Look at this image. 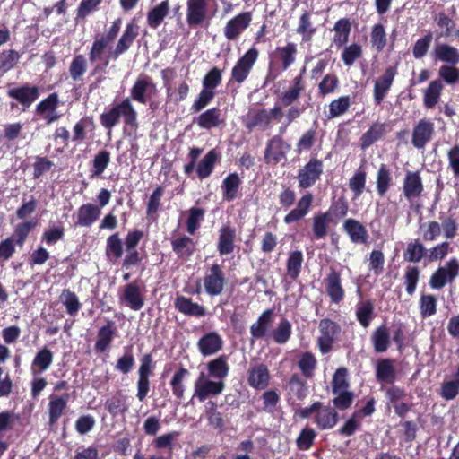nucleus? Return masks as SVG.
Masks as SVG:
<instances>
[{
	"label": "nucleus",
	"mask_w": 459,
	"mask_h": 459,
	"mask_svg": "<svg viewBox=\"0 0 459 459\" xmlns=\"http://www.w3.org/2000/svg\"><path fill=\"white\" fill-rule=\"evenodd\" d=\"M225 388L223 381H214L201 372L195 382L194 394L192 399L196 398L199 402H204L209 397L221 394Z\"/></svg>",
	"instance_id": "f257e3e1"
},
{
	"label": "nucleus",
	"mask_w": 459,
	"mask_h": 459,
	"mask_svg": "<svg viewBox=\"0 0 459 459\" xmlns=\"http://www.w3.org/2000/svg\"><path fill=\"white\" fill-rule=\"evenodd\" d=\"M258 57V51L251 48L241 56L231 70V80L242 83L249 75Z\"/></svg>",
	"instance_id": "f03ea898"
},
{
	"label": "nucleus",
	"mask_w": 459,
	"mask_h": 459,
	"mask_svg": "<svg viewBox=\"0 0 459 459\" xmlns=\"http://www.w3.org/2000/svg\"><path fill=\"white\" fill-rule=\"evenodd\" d=\"M252 22V13L243 12L229 20L224 28L223 35L228 40H236L249 27Z\"/></svg>",
	"instance_id": "7ed1b4c3"
},
{
	"label": "nucleus",
	"mask_w": 459,
	"mask_h": 459,
	"mask_svg": "<svg viewBox=\"0 0 459 459\" xmlns=\"http://www.w3.org/2000/svg\"><path fill=\"white\" fill-rule=\"evenodd\" d=\"M459 273V262L456 258L450 259L444 267H439L431 276L429 284L433 289H441L451 282Z\"/></svg>",
	"instance_id": "20e7f679"
},
{
	"label": "nucleus",
	"mask_w": 459,
	"mask_h": 459,
	"mask_svg": "<svg viewBox=\"0 0 459 459\" xmlns=\"http://www.w3.org/2000/svg\"><path fill=\"white\" fill-rule=\"evenodd\" d=\"M322 172V161L317 159H311L309 162L299 171V186L302 188L310 187L320 178Z\"/></svg>",
	"instance_id": "39448f33"
},
{
	"label": "nucleus",
	"mask_w": 459,
	"mask_h": 459,
	"mask_svg": "<svg viewBox=\"0 0 459 459\" xmlns=\"http://www.w3.org/2000/svg\"><path fill=\"white\" fill-rule=\"evenodd\" d=\"M225 277L218 264H212L204 278L205 291L211 296L220 295L224 288Z\"/></svg>",
	"instance_id": "423d86ee"
},
{
	"label": "nucleus",
	"mask_w": 459,
	"mask_h": 459,
	"mask_svg": "<svg viewBox=\"0 0 459 459\" xmlns=\"http://www.w3.org/2000/svg\"><path fill=\"white\" fill-rule=\"evenodd\" d=\"M156 91V86L146 75H140L131 89L133 100L145 104Z\"/></svg>",
	"instance_id": "0eeeda50"
},
{
	"label": "nucleus",
	"mask_w": 459,
	"mask_h": 459,
	"mask_svg": "<svg viewBox=\"0 0 459 459\" xmlns=\"http://www.w3.org/2000/svg\"><path fill=\"white\" fill-rule=\"evenodd\" d=\"M434 123L429 119H420L412 131V144L418 148H424L434 134Z\"/></svg>",
	"instance_id": "6e6552de"
},
{
	"label": "nucleus",
	"mask_w": 459,
	"mask_h": 459,
	"mask_svg": "<svg viewBox=\"0 0 459 459\" xmlns=\"http://www.w3.org/2000/svg\"><path fill=\"white\" fill-rule=\"evenodd\" d=\"M206 13V0H187L186 21L189 26L200 25L204 21Z\"/></svg>",
	"instance_id": "1a4fd4ad"
},
{
	"label": "nucleus",
	"mask_w": 459,
	"mask_h": 459,
	"mask_svg": "<svg viewBox=\"0 0 459 459\" xmlns=\"http://www.w3.org/2000/svg\"><path fill=\"white\" fill-rule=\"evenodd\" d=\"M435 60L455 65L459 63V50L446 43H436L431 52Z\"/></svg>",
	"instance_id": "9d476101"
},
{
	"label": "nucleus",
	"mask_w": 459,
	"mask_h": 459,
	"mask_svg": "<svg viewBox=\"0 0 459 459\" xmlns=\"http://www.w3.org/2000/svg\"><path fill=\"white\" fill-rule=\"evenodd\" d=\"M222 338L215 332L204 334L197 342L198 350L204 357L219 352L222 349Z\"/></svg>",
	"instance_id": "9b49d317"
},
{
	"label": "nucleus",
	"mask_w": 459,
	"mask_h": 459,
	"mask_svg": "<svg viewBox=\"0 0 459 459\" xmlns=\"http://www.w3.org/2000/svg\"><path fill=\"white\" fill-rule=\"evenodd\" d=\"M290 145L280 137H273L265 150V160L267 163L277 164L285 159Z\"/></svg>",
	"instance_id": "f8f14e48"
},
{
	"label": "nucleus",
	"mask_w": 459,
	"mask_h": 459,
	"mask_svg": "<svg viewBox=\"0 0 459 459\" xmlns=\"http://www.w3.org/2000/svg\"><path fill=\"white\" fill-rule=\"evenodd\" d=\"M395 74V69L389 67L376 80L374 85V100L377 104L383 101L387 91L390 90Z\"/></svg>",
	"instance_id": "ddd939ff"
},
{
	"label": "nucleus",
	"mask_w": 459,
	"mask_h": 459,
	"mask_svg": "<svg viewBox=\"0 0 459 459\" xmlns=\"http://www.w3.org/2000/svg\"><path fill=\"white\" fill-rule=\"evenodd\" d=\"M337 328L336 324L331 320L325 319L320 322L321 336L318 338V344L323 353H327L331 350Z\"/></svg>",
	"instance_id": "4468645a"
},
{
	"label": "nucleus",
	"mask_w": 459,
	"mask_h": 459,
	"mask_svg": "<svg viewBox=\"0 0 459 459\" xmlns=\"http://www.w3.org/2000/svg\"><path fill=\"white\" fill-rule=\"evenodd\" d=\"M120 300L135 311L140 310L143 306V298L140 292L139 287L135 283H130L125 286Z\"/></svg>",
	"instance_id": "2eb2a0df"
},
{
	"label": "nucleus",
	"mask_w": 459,
	"mask_h": 459,
	"mask_svg": "<svg viewBox=\"0 0 459 459\" xmlns=\"http://www.w3.org/2000/svg\"><path fill=\"white\" fill-rule=\"evenodd\" d=\"M423 190L421 178L418 172H407L403 182V194L408 200L418 197Z\"/></svg>",
	"instance_id": "dca6fc26"
},
{
	"label": "nucleus",
	"mask_w": 459,
	"mask_h": 459,
	"mask_svg": "<svg viewBox=\"0 0 459 459\" xmlns=\"http://www.w3.org/2000/svg\"><path fill=\"white\" fill-rule=\"evenodd\" d=\"M236 231L230 226H223L219 230L218 251L220 255L230 254L234 250Z\"/></svg>",
	"instance_id": "f3484780"
},
{
	"label": "nucleus",
	"mask_w": 459,
	"mask_h": 459,
	"mask_svg": "<svg viewBox=\"0 0 459 459\" xmlns=\"http://www.w3.org/2000/svg\"><path fill=\"white\" fill-rule=\"evenodd\" d=\"M333 217L329 212H322L313 217L312 230L315 239H322L328 234Z\"/></svg>",
	"instance_id": "a211bd4d"
},
{
	"label": "nucleus",
	"mask_w": 459,
	"mask_h": 459,
	"mask_svg": "<svg viewBox=\"0 0 459 459\" xmlns=\"http://www.w3.org/2000/svg\"><path fill=\"white\" fill-rule=\"evenodd\" d=\"M100 215V208L92 204L82 205L77 212V223L83 227L93 224Z\"/></svg>",
	"instance_id": "6ab92c4d"
},
{
	"label": "nucleus",
	"mask_w": 459,
	"mask_h": 459,
	"mask_svg": "<svg viewBox=\"0 0 459 459\" xmlns=\"http://www.w3.org/2000/svg\"><path fill=\"white\" fill-rule=\"evenodd\" d=\"M270 375L266 366L258 364L249 370L248 383L251 386L258 389L265 388L268 385Z\"/></svg>",
	"instance_id": "aec40b11"
},
{
	"label": "nucleus",
	"mask_w": 459,
	"mask_h": 459,
	"mask_svg": "<svg viewBox=\"0 0 459 459\" xmlns=\"http://www.w3.org/2000/svg\"><path fill=\"white\" fill-rule=\"evenodd\" d=\"M138 35V27L134 23H129L126 25V28L125 31L123 32L122 37L117 42V45L116 47V49L113 52V57L117 58L118 56H120L122 53L126 51L130 46L132 45L133 41Z\"/></svg>",
	"instance_id": "412c9836"
},
{
	"label": "nucleus",
	"mask_w": 459,
	"mask_h": 459,
	"mask_svg": "<svg viewBox=\"0 0 459 459\" xmlns=\"http://www.w3.org/2000/svg\"><path fill=\"white\" fill-rule=\"evenodd\" d=\"M337 420V412L333 409L323 406L321 403L320 408H318L315 415L316 425L322 429H332L335 426Z\"/></svg>",
	"instance_id": "4be33fe9"
},
{
	"label": "nucleus",
	"mask_w": 459,
	"mask_h": 459,
	"mask_svg": "<svg viewBox=\"0 0 459 459\" xmlns=\"http://www.w3.org/2000/svg\"><path fill=\"white\" fill-rule=\"evenodd\" d=\"M343 228L352 242L364 243L366 241L367 230L359 221L348 219L344 221Z\"/></svg>",
	"instance_id": "5701e85b"
},
{
	"label": "nucleus",
	"mask_w": 459,
	"mask_h": 459,
	"mask_svg": "<svg viewBox=\"0 0 459 459\" xmlns=\"http://www.w3.org/2000/svg\"><path fill=\"white\" fill-rule=\"evenodd\" d=\"M444 85L441 80L431 81L424 91L423 102L427 108H433L439 101Z\"/></svg>",
	"instance_id": "b1692460"
},
{
	"label": "nucleus",
	"mask_w": 459,
	"mask_h": 459,
	"mask_svg": "<svg viewBox=\"0 0 459 459\" xmlns=\"http://www.w3.org/2000/svg\"><path fill=\"white\" fill-rule=\"evenodd\" d=\"M53 361V353L48 349H42L39 351L31 364V373L34 377L39 376L46 371Z\"/></svg>",
	"instance_id": "393cba45"
},
{
	"label": "nucleus",
	"mask_w": 459,
	"mask_h": 459,
	"mask_svg": "<svg viewBox=\"0 0 459 459\" xmlns=\"http://www.w3.org/2000/svg\"><path fill=\"white\" fill-rule=\"evenodd\" d=\"M326 290L333 302H339L343 298V289L341 285L340 274L333 270L325 279Z\"/></svg>",
	"instance_id": "a878e982"
},
{
	"label": "nucleus",
	"mask_w": 459,
	"mask_h": 459,
	"mask_svg": "<svg viewBox=\"0 0 459 459\" xmlns=\"http://www.w3.org/2000/svg\"><path fill=\"white\" fill-rule=\"evenodd\" d=\"M68 401V394H65L62 396L58 395H51L49 399V421L51 424H54L57 421V420L63 414L65 409L66 408Z\"/></svg>",
	"instance_id": "bb28decb"
},
{
	"label": "nucleus",
	"mask_w": 459,
	"mask_h": 459,
	"mask_svg": "<svg viewBox=\"0 0 459 459\" xmlns=\"http://www.w3.org/2000/svg\"><path fill=\"white\" fill-rule=\"evenodd\" d=\"M207 368L211 377L219 378V381H222L230 371V368L227 361L226 356H220L215 359H212L207 363Z\"/></svg>",
	"instance_id": "cd10ccee"
},
{
	"label": "nucleus",
	"mask_w": 459,
	"mask_h": 459,
	"mask_svg": "<svg viewBox=\"0 0 459 459\" xmlns=\"http://www.w3.org/2000/svg\"><path fill=\"white\" fill-rule=\"evenodd\" d=\"M218 160V153L215 150H211L199 162L196 168V173L200 179L208 178L213 170L214 165Z\"/></svg>",
	"instance_id": "c85d7f7f"
},
{
	"label": "nucleus",
	"mask_w": 459,
	"mask_h": 459,
	"mask_svg": "<svg viewBox=\"0 0 459 459\" xmlns=\"http://www.w3.org/2000/svg\"><path fill=\"white\" fill-rule=\"evenodd\" d=\"M271 113L267 110L262 109L257 111L249 112L245 117V126L252 129L256 126H266L270 124Z\"/></svg>",
	"instance_id": "c756f323"
},
{
	"label": "nucleus",
	"mask_w": 459,
	"mask_h": 459,
	"mask_svg": "<svg viewBox=\"0 0 459 459\" xmlns=\"http://www.w3.org/2000/svg\"><path fill=\"white\" fill-rule=\"evenodd\" d=\"M176 307L182 313L190 316H203L204 308L197 303L192 302L190 299L179 297L175 301Z\"/></svg>",
	"instance_id": "7c9ffc66"
},
{
	"label": "nucleus",
	"mask_w": 459,
	"mask_h": 459,
	"mask_svg": "<svg viewBox=\"0 0 459 459\" xmlns=\"http://www.w3.org/2000/svg\"><path fill=\"white\" fill-rule=\"evenodd\" d=\"M169 10V5L168 0L161 2L160 4L152 8L147 15L149 26L156 29L167 16Z\"/></svg>",
	"instance_id": "2f4dec72"
},
{
	"label": "nucleus",
	"mask_w": 459,
	"mask_h": 459,
	"mask_svg": "<svg viewBox=\"0 0 459 459\" xmlns=\"http://www.w3.org/2000/svg\"><path fill=\"white\" fill-rule=\"evenodd\" d=\"M377 377L379 381L385 383H393L395 379V369L393 361L390 359H381L377 365Z\"/></svg>",
	"instance_id": "473e14b6"
},
{
	"label": "nucleus",
	"mask_w": 459,
	"mask_h": 459,
	"mask_svg": "<svg viewBox=\"0 0 459 459\" xmlns=\"http://www.w3.org/2000/svg\"><path fill=\"white\" fill-rule=\"evenodd\" d=\"M196 124L204 129L216 127L220 124V111L217 108L204 111L196 118Z\"/></svg>",
	"instance_id": "72a5a7b5"
},
{
	"label": "nucleus",
	"mask_w": 459,
	"mask_h": 459,
	"mask_svg": "<svg viewBox=\"0 0 459 459\" xmlns=\"http://www.w3.org/2000/svg\"><path fill=\"white\" fill-rule=\"evenodd\" d=\"M334 38L333 42L336 46L341 47L344 45L349 39L351 32V23L347 19H340L334 25Z\"/></svg>",
	"instance_id": "f704fd0d"
},
{
	"label": "nucleus",
	"mask_w": 459,
	"mask_h": 459,
	"mask_svg": "<svg viewBox=\"0 0 459 459\" xmlns=\"http://www.w3.org/2000/svg\"><path fill=\"white\" fill-rule=\"evenodd\" d=\"M10 96L25 105H30L38 98L36 87H22L10 91Z\"/></svg>",
	"instance_id": "c9c22d12"
},
{
	"label": "nucleus",
	"mask_w": 459,
	"mask_h": 459,
	"mask_svg": "<svg viewBox=\"0 0 459 459\" xmlns=\"http://www.w3.org/2000/svg\"><path fill=\"white\" fill-rule=\"evenodd\" d=\"M372 342L377 352H384L388 349L390 336L385 326L378 327L372 335Z\"/></svg>",
	"instance_id": "e433bc0d"
},
{
	"label": "nucleus",
	"mask_w": 459,
	"mask_h": 459,
	"mask_svg": "<svg viewBox=\"0 0 459 459\" xmlns=\"http://www.w3.org/2000/svg\"><path fill=\"white\" fill-rule=\"evenodd\" d=\"M240 184L238 176L235 173L229 175L222 183L224 198L227 201H232L237 196L238 189Z\"/></svg>",
	"instance_id": "4c0bfd02"
},
{
	"label": "nucleus",
	"mask_w": 459,
	"mask_h": 459,
	"mask_svg": "<svg viewBox=\"0 0 459 459\" xmlns=\"http://www.w3.org/2000/svg\"><path fill=\"white\" fill-rule=\"evenodd\" d=\"M289 394L298 399H304L307 395V388L305 382L297 375H293L288 385Z\"/></svg>",
	"instance_id": "58836bf2"
},
{
	"label": "nucleus",
	"mask_w": 459,
	"mask_h": 459,
	"mask_svg": "<svg viewBox=\"0 0 459 459\" xmlns=\"http://www.w3.org/2000/svg\"><path fill=\"white\" fill-rule=\"evenodd\" d=\"M60 301L65 307L66 312L71 316L75 315L81 307L78 297L69 290H64L62 291Z\"/></svg>",
	"instance_id": "ea45409f"
},
{
	"label": "nucleus",
	"mask_w": 459,
	"mask_h": 459,
	"mask_svg": "<svg viewBox=\"0 0 459 459\" xmlns=\"http://www.w3.org/2000/svg\"><path fill=\"white\" fill-rule=\"evenodd\" d=\"M271 320V312L265 311L264 312L258 320L254 323L250 327V333L252 336L255 339L262 338L265 335L267 328L269 326Z\"/></svg>",
	"instance_id": "a19ab883"
},
{
	"label": "nucleus",
	"mask_w": 459,
	"mask_h": 459,
	"mask_svg": "<svg viewBox=\"0 0 459 459\" xmlns=\"http://www.w3.org/2000/svg\"><path fill=\"white\" fill-rule=\"evenodd\" d=\"M303 262V254L301 251H293L290 254L287 261V273L295 280L299 276Z\"/></svg>",
	"instance_id": "79ce46f5"
},
{
	"label": "nucleus",
	"mask_w": 459,
	"mask_h": 459,
	"mask_svg": "<svg viewBox=\"0 0 459 459\" xmlns=\"http://www.w3.org/2000/svg\"><path fill=\"white\" fill-rule=\"evenodd\" d=\"M296 52V45L293 43H288L286 46L276 49V53L282 63L284 70L288 69L294 63Z\"/></svg>",
	"instance_id": "37998d69"
},
{
	"label": "nucleus",
	"mask_w": 459,
	"mask_h": 459,
	"mask_svg": "<svg viewBox=\"0 0 459 459\" xmlns=\"http://www.w3.org/2000/svg\"><path fill=\"white\" fill-rule=\"evenodd\" d=\"M188 375H189L188 370L186 368H181L179 370H178L174 374V376L170 381V385L172 387V393L178 399H181L184 396L185 386H184L183 382H184V379L186 377H188Z\"/></svg>",
	"instance_id": "c03bdc74"
},
{
	"label": "nucleus",
	"mask_w": 459,
	"mask_h": 459,
	"mask_svg": "<svg viewBox=\"0 0 459 459\" xmlns=\"http://www.w3.org/2000/svg\"><path fill=\"white\" fill-rule=\"evenodd\" d=\"M450 252H452L450 243L444 241L428 250L426 252V258L429 262L439 261L444 259Z\"/></svg>",
	"instance_id": "a18cd8bd"
},
{
	"label": "nucleus",
	"mask_w": 459,
	"mask_h": 459,
	"mask_svg": "<svg viewBox=\"0 0 459 459\" xmlns=\"http://www.w3.org/2000/svg\"><path fill=\"white\" fill-rule=\"evenodd\" d=\"M117 108L119 117H123L126 124L136 125V112L129 99L124 100L120 104L117 105Z\"/></svg>",
	"instance_id": "49530a36"
},
{
	"label": "nucleus",
	"mask_w": 459,
	"mask_h": 459,
	"mask_svg": "<svg viewBox=\"0 0 459 459\" xmlns=\"http://www.w3.org/2000/svg\"><path fill=\"white\" fill-rule=\"evenodd\" d=\"M351 105L349 96L340 97L333 100L329 105V118H333L344 114Z\"/></svg>",
	"instance_id": "de8ad7c7"
},
{
	"label": "nucleus",
	"mask_w": 459,
	"mask_h": 459,
	"mask_svg": "<svg viewBox=\"0 0 459 459\" xmlns=\"http://www.w3.org/2000/svg\"><path fill=\"white\" fill-rule=\"evenodd\" d=\"M384 134V125H373L361 137V147L366 149L377 141Z\"/></svg>",
	"instance_id": "09e8293b"
},
{
	"label": "nucleus",
	"mask_w": 459,
	"mask_h": 459,
	"mask_svg": "<svg viewBox=\"0 0 459 459\" xmlns=\"http://www.w3.org/2000/svg\"><path fill=\"white\" fill-rule=\"evenodd\" d=\"M316 29L313 27L308 13H304L297 28V32L302 36L303 41H308L314 35Z\"/></svg>",
	"instance_id": "8fccbe9b"
},
{
	"label": "nucleus",
	"mask_w": 459,
	"mask_h": 459,
	"mask_svg": "<svg viewBox=\"0 0 459 459\" xmlns=\"http://www.w3.org/2000/svg\"><path fill=\"white\" fill-rule=\"evenodd\" d=\"M390 171L385 165L382 164L377 171V190L380 195H384L391 185Z\"/></svg>",
	"instance_id": "3c124183"
},
{
	"label": "nucleus",
	"mask_w": 459,
	"mask_h": 459,
	"mask_svg": "<svg viewBox=\"0 0 459 459\" xmlns=\"http://www.w3.org/2000/svg\"><path fill=\"white\" fill-rule=\"evenodd\" d=\"M438 76L448 85L459 82V68L455 65H442L438 69Z\"/></svg>",
	"instance_id": "603ef678"
},
{
	"label": "nucleus",
	"mask_w": 459,
	"mask_h": 459,
	"mask_svg": "<svg viewBox=\"0 0 459 459\" xmlns=\"http://www.w3.org/2000/svg\"><path fill=\"white\" fill-rule=\"evenodd\" d=\"M373 304L370 301H365L358 305L356 315L359 322L367 327L372 319Z\"/></svg>",
	"instance_id": "864d4df0"
},
{
	"label": "nucleus",
	"mask_w": 459,
	"mask_h": 459,
	"mask_svg": "<svg viewBox=\"0 0 459 459\" xmlns=\"http://www.w3.org/2000/svg\"><path fill=\"white\" fill-rule=\"evenodd\" d=\"M106 253L108 256H113L115 259L122 256L123 246L117 233L108 238Z\"/></svg>",
	"instance_id": "5fc2aeb1"
},
{
	"label": "nucleus",
	"mask_w": 459,
	"mask_h": 459,
	"mask_svg": "<svg viewBox=\"0 0 459 459\" xmlns=\"http://www.w3.org/2000/svg\"><path fill=\"white\" fill-rule=\"evenodd\" d=\"M420 229L425 241H435L441 235V225L435 221L421 225Z\"/></svg>",
	"instance_id": "6e6d98bb"
},
{
	"label": "nucleus",
	"mask_w": 459,
	"mask_h": 459,
	"mask_svg": "<svg viewBox=\"0 0 459 459\" xmlns=\"http://www.w3.org/2000/svg\"><path fill=\"white\" fill-rule=\"evenodd\" d=\"M86 69L87 62L85 57L82 55L76 56L70 65V75L74 81L80 80L86 72Z\"/></svg>",
	"instance_id": "4d7b16f0"
},
{
	"label": "nucleus",
	"mask_w": 459,
	"mask_h": 459,
	"mask_svg": "<svg viewBox=\"0 0 459 459\" xmlns=\"http://www.w3.org/2000/svg\"><path fill=\"white\" fill-rule=\"evenodd\" d=\"M424 254L426 255V249L424 246L421 243L414 242L408 245L404 257L409 262L418 263L421 260Z\"/></svg>",
	"instance_id": "13d9d810"
},
{
	"label": "nucleus",
	"mask_w": 459,
	"mask_h": 459,
	"mask_svg": "<svg viewBox=\"0 0 459 459\" xmlns=\"http://www.w3.org/2000/svg\"><path fill=\"white\" fill-rule=\"evenodd\" d=\"M433 35L431 32L426 34L423 38L419 39L412 48L413 56L416 59L422 58L428 52L430 43L432 41Z\"/></svg>",
	"instance_id": "bf43d9fd"
},
{
	"label": "nucleus",
	"mask_w": 459,
	"mask_h": 459,
	"mask_svg": "<svg viewBox=\"0 0 459 459\" xmlns=\"http://www.w3.org/2000/svg\"><path fill=\"white\" fill-rule=\"evenodd\" d=\"M366 184V173L362 170L357 171L350 179L349 186L354 193V197L358 198L361 195Z\"/></svg>",
	"instance_id": "052dcab7"
},
{
	"label": "nucleus",
	"mask_w": 459,
	"mask_h": 459,
	"mask_svg": "<svg viewBox=\"0 0 459 459\" xmlns=\"http://www.w3.org/2000/svg\"><path fill=\"white\" fill-rule=\"evenodd\" d=\"M303 89L302 83H301V77L298 76L293 81V85L284 93L282 97V104L284 106L290 105L293 101H295Z\"/></svg>",
	"instance_id": "680f3d73"
},
{
	"label": "nucleus",
	"mask_w": 459,
	"mask_h": 459,
	"mask_svg": "<svg viewBox=\"0 0 459 459\" xmlns=\"http://www.w3.org/2000/svg\"><path fill=\"white\" fill-rule=\"evenodd\" d=\"M420 313L423 317H429L436 313L437 299L433 295H422L420 300Z\"/></svg>",
	"instance_id": "e2e57ef3"
},
{
	"label": "nucleus",
	"mask_w": 459,
	"mask_h": 459,
	"mask_svg": "<svg viewBox=\"0 0 459 459\" xmlns=\"http://www.w3.org/2000/svg\"><path fill=\"white\" fill-rule=\"evenodd\" d=\"M204 210L201 208H191L189 210V217L187 219L186 227L190 234H194L198 229L200 222L203 221Z\"/></svg>",
	"instance_id": "0e129e2a"
},
{
	"label": "nucleus",
	"mask_w": 459,
	"mask_h": 459,
	"mask_svg": "<svg viewBox=\"0 0 459 459\" xmlns=\"http://www.w3.org/2000/svg\"><path fill=\"white\" fill-rule=\"evenodd\" d=\"M371 41L377 51H381L386 44L385 30L381 24H376L371 32Z\"/></svg>",
	"instance_id": "69168bd1"
},
{
	"label": "nucleus",
	"mask_w": 459,
	"mask_h": 459,
	"mask_svg": "<svg viewBox=\"0 0 459 459\" xmlns=\"http://www.w3.org/2000/svg\"><path fill=\"white\" fill-rule=\"evenodd\" d=\"M315 437V430L311 428H305L296 440L297 446L301 450H307L312 446Z\"/></svg>",
	"instance_id": "338daca9"
},
{
	"label": "nucleus",
	"mask_w": 459,
	"mask_h": 459,
	"mask_svg": "<svg viewBox=\"0 0 459 459\" xmlns=\"http://www.w3.org/2000/svg\"><path fill=\"white\" fill-rule=\"evenodd\" d=\"M215 92L212 90L204 88L198 95V98L193 103L191 109L198 112L204 108L213 99Z\"/></svg>",
	"instance_id": "774afa93"
}]
</instances>
